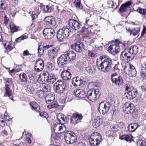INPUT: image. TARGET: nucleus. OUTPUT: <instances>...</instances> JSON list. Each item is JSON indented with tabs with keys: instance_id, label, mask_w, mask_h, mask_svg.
Here are the masks:
<instances>
[{
	"instance_id": "7ed1b4c3",
	"label": "nucleus",
	"mask_w": 146,
	"mask_h": 146,
	"mask_svg": "<svg viewBox=\"0 0 146 146\" xmlns=\"http://www.w3.org/2000/svg\"><path fill=\"white\" fill-rule=\"evenodd\" d=\"M102 139V137L100 134L94 132L92 134L89 141L92 146H97L100 144Z\"/></svg>"
},
{
	"instance_id": "ea45409f",
	"label": "nucleus",
	"mask_w": 146,
	"mask_h": 146,
	"mask_svg": "<svg viewBox=\"0 0 146 146\" xmlns=\"http://www.w3.org/2000/svg\"><path fill=\"white\" fill-rule=\"evenodd\" d=\"M19 77L21 80V82L27 83V76L24 73H21L19 75Z\"/></svg>"
},
{
	"instance_id": "c9c22d12",
	"label": "nucleus",
	"mask_w": 146,
	"mask_h": 146,
	"mask_svg": "<svg viewBox=\"0 0 146 146\" xmlns=\"http://www.w3.org/2000/svg\"><path fill=\"white\" fill-rule=\"evenodd\" d=\"M133 136L130 135H123L120 137L121 140H124L127 141L131 142L133 140Z\"/></svg>"
},
{
	"instance_id": "09e8293b",
	"label": "nucleus",
	"mask_w": 146,
	"mask_h": 146,
	"mask_svg": "<svg viewBox=\"0 0 146 146\" xmlns=\"http://www.w3.org/2000/svg\"><path fill=\"white\" fill-rule=\"evenodd\" d=\"M137 11L141 14L145 15L146 12V9H143L139 7L137 9Z\"/></svg>"
},
{
	"instance_id": "5fc2aeb1",
	"label": "nucleus",
	"mask_w": 146,
	"mask_h": 146,
	"mask_svg": "<svg viewBox=\"0 0 146 146\" xmlns=\"http://www.w3.org/2000/svg\"><path fill=\"white\" fill-rule=\"evenodd\" d=\"M27 90L31 93H33L34 91V88L30 85H28L27 86Z\"/></svg>"
},
{
	"instance_id": "4c0bfd02",
	"label": "nucleus",
	"mask_w": 146,
	"mask_h": 146,
	"mask_svg": "<svg viewBox=\"0 0 146 146\" xmlns=\"http://www.w3.org/2000/svg\"><path fill=\"white\" fill-rule=\"evenodd\" d=\"M51 104H48L49 105L47 106V107L49 109H52L55 108H58L59 106L57 102L56 101L53 102Z\"/></svg>"
},
{
	"instance_id": "5701e85b",
	"label": "nucleus",
	"mask_w": 146,
	"mask_h": 146,
	"mask_svg": "<svg viewBox=\"0 0 146 146\" xmlns=\"http://www.w3.org/2000/svg\"><path fill=\"white\" fill-rule=\"evenodd\" d=\"M102 122V119L99 116L95 117L92 120V125L94 128H96L100 126Z\"/></svg>"
},
{
	"instance_id": "a878e982",
	"label": "nucleus",
	"mask_w": 146,
	"mask_h": 146,
	"mask_svg": "<svg viewBox=\"0 0 146 146\" xmlns=\"http://www.w3.org/2000/svg\"><path fill=\"white\" fill-rule=\"evenodd\" d=\"M62 78L64 80H68L71 77V73L67 70L63 71L61 74Z\"/></svg>"
},
{
	"instance_id": "9b49d317",
	"label": "nucleus",
	"mask_w": 146,
	"mask_h": 146,
	"mask_svg": "<svg viewBox=\"0 0 146 146\" xmlns=\"http://www.w3.org/2000/svg\"><path fill=\"white\" fill-rule=\"evenodd\" d=\"M125 96L127 99L132 100L135 98L137 95V91L133 88H129L127 86L125 88Z\"/></svg>"
},
{
	"instance_id": "39448f33",
	"label": "nucleus",
	"mask_w": 146,
	"mask_h": 146,
	"mask_svg": "<svg viewBox=\"0 0 146 146\" xmlns=\"http://www.w3.org/2000/svg\"><path fill=\"white\" fill-rule=\"evenodd\" d=\"M65 140L67 143L72 144L75 142L77 139L76 135L72 131H68L65 133Z\"/></svg>"
},
{
	"instance_id": "79ce46f5",
	"label": "nucleus",
	"mask_w": 146,
	"mask_h": 146,
	"mask_svg": "<svg viewBox=\"0 0 146 146\" xmlns=\"http://www.w3.org/2000/svg\"><path fill=\"white\" fill-rule=\"evenodd\" d=\"M41 9L44 11L48 12L51 11V8L49 5H47L45 6L42 4H41Z\"/></svg>"
},
{
	"instance_id": "864d4df0",
	"label": "nucleus",
	"mask_w": 146,
	"mask_h": 146,
	"mask_svg": "<svg viewBox=\"0 0 146 146\" xmlns=\"http://www.w3.org/2000/svg\"><path fill=\"white\" fill-rule=\"evenodd\" d=\"M137 144L138 145L139 144L140 146H145L146 143L145 141L141 139L138 141Z\"/></svg>"
},
{
	"instance_id": "c756f323",
	"label": "nucleus",
	"mask_w": 146,
	"mask_h": 146,
	"mask_svg": "<svg viewBox=\"0 0 146 146\" xmlns=\"http://www.w3.org/2000/svg\"><path fill=\"white\" fill-rule=\"evenodd\" d=\"M45 21L46 23V24H49L50 25H53V26L55 23V21L54 19L52 16H48L45 18Z\"/></svg>"
},
{
	"instance_id": "e433bc0d",
	"label": "nucleus",
	"mask_w": 146,
	"mask_h": 146,
	"mask_svg": "<svg viewBox=\"0 0 146 146\" xmlns=\"http://www.w3.org/2000/svg\"><path fill=\"white\" fill-rule=\"evenodd\" d=\"M9 27L10 28L11 32V33L17 32L19 31V27L16 26L13 23H11L9 25Z\"/></svg>"
},
{
	"instance_id": "72a5a7b5",
	"label": "nucleus",
	"mask_w": 146,
	"mask_h": 146,
	"mask_svg": "<svg viewBox=\"0 0 146 146\" xmlns=\"http://www.w3.org/2000/svg\"><path fill=\"white\" fill-rule=\"evenodd\" d=\"M142 68L144 69L145 70H142L141 71V76L143 79H146V61L142 64Z\"/></svg>"
},
{
	"instance_id": "4be33fe9",
	"label": "nucleus",
	"mask_w": 146,
	"mask_h": 146,
	"mask_svg": "<svg viewBox=\"0 0 146 146\" xmlns=\"http://www.w3.org/2000/svg\"><path fill=\"white\" fill-rule=\"evenodd\" d=\"M68 61H71L74 60L76 57L75 53L72 51H68L64 53Z\"/></svg>"
},
{
	"instance_id": "3c124183",
	"label": "nucleus",
	"mask_w": 146,
	"mask_h": 146,
	"mask_svg": "<svg viewBox=\"0 0 146 146\" xmlns=\"http://www.w3.org/2000/svg\"><path fill=\"white\" fill-rule=\"evenodd\" d=\"M0 6L3 10H5L7 7V5L4 3V2L2 1H0Z\"/></svg>"
},
{
	"instance_id": "6e6552de",
	"label": "nucleus",
	"mask_w": 146,
	"mask_h": 146,
	"mask_svg": "<svg viewBox=\"0 0 146 146\" xmlns=\"http://www.w3.org/2000/svg\"><path fill=\"white\" fill-rule=\"evenodd\" d=\"M125 72L131 76H136L137 72L133 66L129 63H125L123 67Z\"/></svg>"
},
{
	"instance_id": "0eeeda50",
	"label": "nucleus",
	"mask_w": 146,
	"mask_h": 146,
	"mask_svg": "<svg viewBox=\"0 0 146 146\" xmlns=\"http://www.w3.org/2000/svg\"><path fill=\"white\" fill-rule=\"evenodd\" d=\"M87 94L88 98L92 101L96 100L100 95V91L98 89L88 91Z\"/></svg>"
},
{
	"instance_id": "2f4dec72",
	"label": "nucleus",
	"mask_w": 146,
	"mask_h": 146,
	"mask_svg": "<svg viewBox=\"0 0 146 146\" xmlns=\"http://www.w3.org/2000/svg\"><path fill=\"white\" fill-rule=\"evenodd\" d=\"M30 105L31 106L32 110H34L36 112H39L40 108L39 105L35 102H33L30 103Z\"/></svg>"
},
{
	"instance_id": "f03ea898",
	"label": "nucleus",
	"mask_w": 146,
	"mask_h": 146,
	"mask_svg": "<svg viewBox=\"0 0 146 146\" xmlns=\"http://www.w3.org/2000/svg\"><path fill=\"white\" fill-rule=\"evenodd\" d=\"M123 109L125 113L131 114L134 118H135L137 117V113L135 111V107L133 104L129 102H126L123 106Z\"/></svg>"
},
{
	"instance_id": "49530a36",
	"label": "nucleus",
	"mask_w": 146,
	"mask_h": 146,
	"mask_svg": "<svg viewBox=\"0 0 146 146\" xmlns=\"http://www.w3.org/2000/svg\"><path fill=\"white\" fill-rule=\"evenodd\" d=\"M84 39L85 42L87 43L91 44L93 43L94 42L93 38L90 36L86 37Z\"/></svg>"
},
{
	"instance_id": "1a4fd4ad",
	"label": "nucleus",
	"mask_w": 146,
	"mask_h": 146,
	"mask_svg": "<svg viewBox=\"0 0 146 146\" xmlns=\"http://www.w3.org/2000/svg\"><path fill=\"white\" fill-rule=\"evenodd\" d=\"M83 42L81 40L80 38L76 37L75 39V42L71 46V48L75 50L77 52H81L84 49Z\"/></svg>"
},
{
	"instance_id": "e2e57ef3",
	"label": "nucleus",
	"mask_w": 146,
	"mask_h": 146,
	"mask_svg": "<svg viewBox=\"0 0 146 146\" xmlns=\"http://www.w3.org/2000/svg\"><path fill=\"white\" fill-rule=\"evenodd\" d=\"M73 146H85V145L82 142H80L75 144Z\"/></svg>"
},
{
	"instance_id": "69168bd1",
	"label": "nucleus",
	"mask_w": 146,
	"mask_h": 146,
	"mask_svg": "<svg viewBox=\"0 0 146 146\" xmlns=\"http://www.w3.org/2000/svg\"><path fill=\"white\" fill-rule=\"evenodd\" d=\"M42 46V48L44 50H47L50 48L51 46V45H43Z\"/></svg>"
},
{
	"instance_id": "bb28decb",
	"label": "nucleus",
	"mask_w": 146,
	"mask_h": 146,
	"mask_svg": "<svg viewBox=\"0 0 146 146\" xmlns=\"http://www.w3.org/2000/svg\"><path fill=\"white\" fill-rule=\"evenodd\" d=\"M63 30L62 29H59L58 31L57 34V38L59 41H62L64 39L66 38L65 36Z\"/></svg>"
},
{
	"instance_id": "4468645a",
	"label": "nucleus",
	"mask_w": 146,
	"mask_h": 146,
	"mask_svg": "<svg viewBox=\"0 0 146 146\" xmlns=\"http://www.w3.org/2000/svg\"><path fill=\"white\" fill-rule=\"evenodd\" d=\"M44 66V62L42 59L39 58L37 60L35 65V70L37 72L42 71Z\"/></svg>"
},
{
	"instance_id": "6e6d98bb",
	"label": "nucleus",
	"mask_w": 146,
	"mask_h": 146,
	"mask_svg": "<svg viewBox=\"0 0 146 146\" xmlns=\"http://www.w3.org/2000/svg\"><path fill=\"white\" fill-rule=\"evenodd\" d=\"M47 69L49 70H51L52 68V64L50 62H48L46 65Z\"/></svg>"
},
{
	"instance_id": "473e14b6",
	"label": "nucleus",
	"mask_w": 146,
	"mask_h": 146,
	"mask_svg": "<svg viewBox=\"0 0 146 146\" xmlns=\"http://www.w3.org/2000/svg\"><path fill=\"white\" fill-rule=\"evenodd\" d=\"M40 89L46 93V92H49L50 91V86L47 84H42L40 86Z\"/></svg>"
},
{
	"instance_id": "052dcab7",
	"label": "nucleus",
	"mask_w": 146,
	"mask_h": 146,
	"mask_svg": "<svg viewBox=\"0 0 146 146\" xmlns=\"http://www.w3.org/2000/svg\"><path fill=\"white\" fill-rule=\"evenodd\" d=\"M5 125V122L4 119L1 118L0 119V126L3 127Z\"/></svg>"
},
{
	"instance_id": "ddd939ff",
	"label": "nucleus",
	"mask_w": 146,
	"mask_h": 146,
	"mask_svg": "<svg viewBox=\"0 0 146 146\" xmlns=\"http://www.w3.org/2000/svg\"><path fill=\"white\" fill-rule=\"evenodd\" d=\"M111 80L112 83L119 86L122 85L123 84L122 78L116 73L113 74L111 75Z\"/></svg>"
},
{
	"instance_id": "f8f14e48",
	"label": "nucleus",
	"mask_w": 146,
	"mask_h": 146,
	"mask_svg": "<svg viewBox=\"0 0 146 146\" xmlns=\"http://www.w3.org/2000/svg\"><path fill=\"white\" fill-rule=\"evenodd\" d=\"M56 33L54 30L51 28H45L43 31V34L45 39H50L55 36Z\"/></svg>"
},
{
	"instance_id": "680f3d73",
	"label": "nucleus",
	"mask_w": 146,
	"mask_h": 146,
	"mask_svg": "<svg viewBox=\"0 0 146 146\" xmlns=\"http://www.w3.org/2000/svg\"><path fill=\"white\" fill-rule=\"evenodd\" d=\"M75 113V116H76V117H77V119H78H78L80 120H81L82 118V115H79L78 113Z\"/></svg>"
},
{
	"instance_id": "9d476101",
	"label": "nucleus",
	"mask_w": 146,
	"mask_h": 146,
	"mask_svg": "<svg viewBox=\"0 0 146 146\" xmlns=\"http://www.w3.org/2000/svg\"><path fill=\"white\" fill-rule=\"evenodd\" d=\"M98 110L103 115L106 114L109 110L110 104L109 101H102L99 104Z\"/></svg>"
},
{
	"instance_id": "de8ad7c7",
	"label": "nucleus",
	"mask_w": 146,
	"mask_h": 146,
	"mask_svg": "<svg viewBox=\"0 0 146 146\" xmlns=\"http://www.w3.org/2000/svg\"><path fill=\"white\" fill-rule=\"evenodd\" d=\"M74 3L75 5L77 8L81 9L83 7L81 3L80 0H75L74 2Z\"/></svg>"
},
{
	"instance_id": "cd10ccee",
	"label": "nucleus",
	"mask_w": 146,
	"mask_h": 146,
	"mask_svg": "<svg viewBox=\"0 0 146 146\" xmlns=\"http://www.w3.org/2000/svg\"><path fill=\"white\" fill-rule=\"evenodd\" d=\"M55 99V96L52 94H49L45 97V100L46 103L48 104H51L54 102Z\"/></svg>"
},
{
	"instance_id": "aec40b11",
	"label": "nucleus",
	"mask_w": 146,
	"mask_h": 146,
	"mask_svg": "<svg viewBox=\"0 0 146 146\" xmlns=\"http://www.w3.org/2000/svg\"><path fill=\"white\" fill-rule=\"evenodd\" d=\"M59 48H53L48 50V55L50 58L53 59L57 56Z\"/></svg>"
},
{
	"instance_id": "0e129e2a",
	"label": "nucleus",
	"mask_w": 146,
	"mask_h": 146,
	"mask_svg": "<svg viewBox=\"0 0 146 146\" xmlns=\"http://www.w3.org/2000/svg\"><path fill=\"white\" fill-rule=\"evenodd\" d=\"M9 21V19L6 16H5L4 17V23L6 25H7V24L8 22Z\"/></svg>"
},
{
	"instance_id": "6ab92c4d",
	"label": "nucleus",
	"mask_w": 146,
	"mask_h": 146,
	"mask_svg": "<svg viewBox=\"0 0 146 146\" xmlns=\"http://www.w3.org/2000/svg\"><path fill=\"white\" fill-rule=\"evenodd\" d=\"M68 61L66 55L64 53L57 59V63L59 66L61 67L65 65Z\"/></svg>"
},
{
	"instance_id": "412c9836",
	"label": "nucleus",
	"mask_w": 146,
	"mask_h": 146,
	"mask_svg": "<svg viewBox=\"0 0 146 146\" xmlns=\"http://www.w3.org/2000/svg\"><path fill=\"white\" fill-rule=\"evenodd\" d=\"M120 58L121 60H127L128 61L132 60L127 49L121 52L120 54Z\"/></svg>"
},
{
	"instance_id": "c03bdc74",
	"label": "nucleus",
	"mask_w": 146,
	"mask_h": 146,
	"mask_svg": "<svg viewBox=\"0 0 146 146\" xmlns=\"http://www.w3.org/2000/svg\"><path fill=\"white\" fill-rule=\"evenodd\" d=\"M44 50L42 46L41 45H39L38 48V54L39 57L41 56L43 54Z\"/></svg>"
},
{
	"instance_id": "bf43d9fd",
	"label": "nucleus",
	"mask_w": 146,
	"mask_h": 146,
	"mask_svg": "<svg viewBox=\"0 0 146 146\" xmlns=\"http://www.w3.org/2000/svg\"><path fill=\"white\" fill-rule=\"evenodd\" d=\"M13 46L12 44H8L7 47H5V48L8 52L10 51L13 48Z\"/></svg>"
},
{
	"instance_id": "7c9ffc66",
	"label": "nucleus",
	"mask_w": 146,
	"mask_h": 146,
	"mask_svg": "<svg viewBox=\"0 0 146 146\" xmlns=\"http://www.w3.org/2000/svg\"><path fill=\"white\" fill-rule=\"evenodd\" d=\"M138 127V124L137 123H133L130 124L128 126V130L129 132H133L136 130Z\"/></svg>"
},
{
	"instance_id": "603ef678",
	"label": "nucleus",
	"mask_w": 146,
	"mask_h": 146,
	"mask_svg": "<svg viewBox=\"0 0 146 146\" xmlns=\"http://www.w3.org/2000/svg\"><path fill=\"white\" fill-rule=\"evenodd\" d=\"M122 26L121 25H117L115 27V29L117 31V32L120 33L122 31Z\"/></svg>"
},
{
	"instance_id": "37998d69",
	"label": "nucleus",
	"mask_w": 146,
	"mask_h": 146,
	"mask_svg": "<svg viewBox=\"0 0 146 146\" xmlns=\"http://www.w3.org/2000/svg\"><path fill=\"white\" fill-rule=\"evenodd\" d=\"M72 115L73 116L72 117L70 115H68L67 116L70 119L71 122L72 123H77V121L78 120L77 117L76 116H75L74 113H73Z\"/></svg>"
},
{
	"instance_id": "a18cd8bd",
	"label": "nucleus",
	"mask_w": 146,
	"mask_h": 146,
	"mask_svg": "<svg viewBox=\"0 0 146 146\" xmlns=\"http://www.w3.org/2000/svg\"><path fill=\"white\" fill-rule=\"evenodd\" d=\"M9 86L8 85H7L6 86L5 94L8 96L9 97L12 95V91L10 90Z\"/></svg>"
},
{
	"instance_id": "2eb2a0df",
	"label": "nucleus",
	"mask_w": 146,
	"mask_h": 146,
	"mask_svg": "<svg viewBox=\"0 0 146 146\" xmlns=\"http://www.w3.org/2000/svg\"><path fill=\"white\" fill-rule=\"evenodd\" d=\"M68 25L71 28L75 30H78L81 25L76 20L73 19H70L69 20Z\"/></svg>"
},
{
	"instance_id": "13d9d810",
	"label": "nucleus",
	"mask_w": 146,
	"mask_h": 146,
	"mask_svg": "<svg viewBox=\"0 0 146 146\" xmlns=\"http://www.w3.org/2000/svg\"><path fill=\"white\" fill-rule=\"evenodd\" d=\"M40 116L46 118L48 117V114L46 113L45 112H41L39 113Z\"/></svg>"
},
{
	"instance_id": "f704fd0d",
	"label": "nucleus",
	"mask_w": 146,
	"mask_h": 146,
	"mask_svg": "<svg viewBox=\"0 0 146 146\" xmlns=\"http://www.w3.org/2000/svg\"><path fill=\"white\" fill-rule=\"evenodd\" d=\"M36 94L37 96L40 98H43L46 95V93L40 89V87L37 88Z\"/></svg>"
},
{
	"instance_id": "423d86ee",
	"label": "nucleus",
	"mask_w": 146,
	"mask_h": 146,
	"mask_svg": "<svg viewBox=\"0 0 146 146\" xmlns=\"http://www.w3.org/2000/svg\"><path fill=\"white\" fill-rule=\"evenodd\" d=\"M66 84L63 80H58L54 84V90L58 94L63 93L65 90Z\"/></svg>"
},
{
	"instance_id": "b1692460",
	"label": "nucleus",
	"mask_w": 146,
	"mask_h": 146,
	"mask_svg": "<svg viewBox=\"0 0 146 146\" xmlns=\"http://www.w3.org/2000/svg\"><path fill=\"white\" fill-rule=\"evenodd\" d=\"M74 94L78 98H84L86 95L85 92L81 89H76L74 90Z\"/></svg>"
},
{
	"instance_id": "58836bf2",
	"label": "nucleus",
	"mask_w": 146,
	"mask_h": 146,
	"mask_svg": "<svg viewBox=\"0 0 146 146\" xmlns=\"http://www.w3.org/2000/svg\"><path fill=\"white\" fill-rule=\"evenodd\" d=\"M62 30H63V32H64V35H65V36H66L67 38L68 37L69 35L70 32H71L70 30V28L68 27H64L62 29Z\"/></svg>"
},
{
	"instance_id": "c85d7f7f",
	"label": "nucleus",
	"mask_w": 146,
	"mask_h": 146,
	"mask_svg": "<svg viewBox=\"0 0 146 146\" xmlns=\"http://www.w3.org/2000/svg\"><path fill=\"white\" fill-rule=\"evenodd\" d=\"M131 1L126 2L122 4L120 7L119 9V11L120 12L123 13L126 11L127 7H129L131 4Z\"/></svg>"
},
{
	"instance_id": "8fccbe9b",
	"label": "nucleus",
	"mask_w": 146,
	"mask_h": 146,
	"mask_svg": "<svg viewBox=\"0 0 146 146\" xmlns=\"http://www.w3.org/2000/svg\"><path fill=\"white\" fill-rule=\"evenodd\" d=\"M28 37L26 35H22L19 38H17L15 41L17 42H20L22 40L25 39L27 38Z\"/></svg>"
},
{
	"instance_id": "393cba45",
	"label": "nucleus",
	"mask_w": 146,
	"mask_h": 146,
	"mask_svg": "<svg viewBox=\"0 0 146 146\" xmlns=\"http://www.w3.org/2000/svg\"><path fill=\"white\" fill-rule=\"evenodd\" d=\"M72 83L75 86H80L82 83V81L78 77H75L72 79Z\"/></svg>"
},
{
	"instance_id": "4d7b16f0",
	"label": "nucleus",
	"mask_w": 146,
	"mask_h": 146,
	"mask_svg": "<svg viewBox=\"0 0 146 146\" xmlns=\"http://www.w3.org/2000/svg\"><path fill=\"white\" fill-rule=\"evenodd\" d=\"M117 127L120 128H122L124 127V124L123 122H119L117 123Z\"/></svg>"
},
{
	"instance_id": "a211bd4d",
	"label": "nucleus",
	"mask_w": 146,
	"mask_h": 146,
	"mask_svg": "<svg viewBox=\"0 0 146 146\" xmlns=\"http://www.w3.org/2000/svg\"><path fill=\"white\" fill-rule=\"evenodd\" d=\"M66 130V127L63 125L60 126V124H55L54 128V131L56 133L60 134L63 133Z\"/></svg>"
},
{
	"instance_id": "20e7f679",
	"label": "nucleus",
	"mask_w": 146,
	"mask_h": 146,
	"mask_svg": "<svg viewBox=\"0 0 146 146\" xmlns=\"http://www.w3.org/2000/svg\"><path fill=\"white\" fill-rule=\"evenodd\" d=\"M41 80L42 82H47L50 84H53L56 80L55 76L53 74L48 72H44L41 75Z\"/></svg>"
},
{
	"instance_id": "774afa93",
	"label": "nucleus",
	"mask_w": 146,
	"mask_h": 146,
	"mask_svg": "<svg viewBox=\"0 0 146 146\" xmlns=\"http://www.w3.org/2000/svg\"><path fill=\"white\" fill-rule=\"evenodd\" d=\"M30 54L29 53L28 50H24L23 52V55L24 56H28Z\"/></svg>"
},
{
	"instance_id": "a19ab883",
	"label": "nucleus",
	"mask_w": 146,
	"mask_h": 146,
	"mask_svg": "<svg viewBox=\"0 0 146 146\" xmlns=\"http://www.w3.org/2000/svg\"><path fill=\"white\" fill-rule=\"evenodd\" d=\"M140 29L139 28H134L132 29V30H129V31L130 34H132L134 36H135L139 32Z\"/></svg>"
},
{
	"instance_id": "338daca9",
	"label": "nucleus",
	"mask_w": 146,
	"mask_h": 146,
	"mask_svg": "<svg viewBox=\"0 0 146 146\" xmlns=\"http://www.w3.org/2000/svg\"><path fill=\"white\" fill-rule=\"evenodd\" d=\"M141 88L142 91H145L146 89V85L143 84L141 86Z\"/></svg>"
},
{
	"instance_id": "f257e3e1",
	"label": "nucleus",
	"mask_w": 146,
	"mask_h": 146,
	"mask_svg": "<svg viewBox=\"0 0 146 146\" xmlns=\"http://www.w3.org/2000/svg\"><path fill=\"white\" fill-rule=\"evenodd\" d=\"M97 60L96 65L99 70L104 72H109L110 69L112 64V60L111 58L107 56H101L99 60Z\"/></svg>"
},
{
	"instance_id": "dca6fc26",
	"label": "nucleus",
	"mask_w": 146,
	"mask_h": 146,
	"mask_svg": "<svg viewBox=\"0 0 146 146\" xmlns=\"http://www.w3.org/2000/svg\"><path fill=\"white\" fill-rule=\"evenodd\" d=\"M119 46L118 44H114L110 45L108 48V51L112 54H115L120 51Z\"/></svg>"
},
{
	"instance_id": "f3484780",
	"label": "nucleus",
	"mask_w": 146,
	"mask_h": 146,
	"mask_svg": "<svg viewBox=\"0 0 146 146\" xmlns=\"http://www.w3.org/2000/svg\"><path fill=\"white\" fill-rule=\"evenodd\" d=\"M127 49L132 60L133 58L138 51V47L136 46H131Z\"/></svg>"
}]
</instances>
